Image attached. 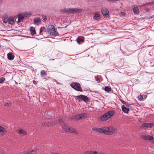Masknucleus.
Listing matches in <instances>:
<instances>
[{"mask_svg": "<svg viewBox=\"0 0 154 154\" xmlns=\"http://www.w3.org/2000/svg\"><path fill=\"white\" fill-rule=\"evenodd\" d=\"M27 14L29 15H30L32 14L31 13H28Z\"/></svg>", "mask_w": 154, "mask_h": 154, "instance_id": "58836bf2", "label": "nucleus"}, {"mask_svg": "<svg viewBox=\"0 0 154 154\" xmlns=\"http://www.w3.org/2000/svg\"><path fill=\"white\" fill-rule=\"evenodd\" d=\"M68 132L70 133H74L76 135H78L79 133L78 131L74 128L72 127H70L69 131Z\"/></svg>", "mask_w": 154, "mask_h": 154, "instance_id": "2eb2a0df", "label": "nucleus"}, {"mask_svg": "<svg viewBox=\"0 0 154 154\" xmlns=\"http://www.w3.org/2000/svg\"><path fill=\"white\" fill-rule=\"evenodd\" d=\"M122 111L125 113H128L129 111L128 108L125 107L124 105H122Z\"/></svg>", "mask_w": 154, "mask_h": 154, "instance_id": "6ab92c4d", "label": "nucleus"}, {"mask_svg": "<svg viewBox=\"0 0 154 154\" xmlns=\"http://www.w3.org/2000/svg\"><path fill=\"white\" fill-rule=\"evenodd\" d=\"M8 22V20H5L4 21V22L5 23H7Z\"/></svg>", "mask_w": 154, "mask_h": 154, "instance_id": "4c0bfd02", "label": "nucleus"}, {"mask_svg": "<svg viewBox=\"0 0 154 154\" xmlns=\"http://www.w3.org/2000/svg\"><path fill=\"white\" fill-rule=\"evenodd\" d=\"M151 3H146V4H144L142 5H141L140 6V7H142V6H146V5H149V4H150Z\"/></svg>", "mask_w": 154, "mask_h": 154, "instance_id": "473e14b6", "label": "nucleus"}, {"mask_svg": "<svg viewBox=\"0 0 154 154\" xmlns=\"http://www.w3.org/2000/svg\"><path fill=\"white\" fill-rule=\"evenodd\" d=\"M8 59L9 60H12L14 58V55L11 52L8 53L7 55Z\"/></svg>", "mask_w": 154, "mask_h": 154, "instance_id": "9b49d317", "label": "nucleus"}, {"mask_svg": "<svg viewBox=\"0 0 154 154\" xmlns=\"http://www.w3.org/2000/svg\"><path fill=\"white\" fill-rule=\"evenodd\" d=\"M41 23V20L39 18L36 17L34 19L33 23L37 25H39Z\"/></svg>", "mask_w": 154, "mask_h": 154, "instance_id": "4468645a", "label": "nucleus"}, {"mask_svg": "<svg viewBox=\"0 0 154 154\" xmlns=\"http://www.w3.org/2000/svg\"><path fill=\"white\" fill-rule=\"evenodd\" d=\"M77 42L78 43L80 44L81 42H84V40L83 39L80 38H77Z\"/></svg>", "mask_w": 154, "mask_h": 154, "instance_id": "a878e982", "label": "nucleus"}, {"mask_svg": "<svg viewBox=\"0 0 154 154\" xmlns=\"http://www.w3.org/2000/svg\"><path fill=\"white\" fill-rule=\"evenodd\" d=\"M48 33L52 36H58L59 34L57 30V29L55 28L54 26H52L48 29Z\"/></svg>", "mask_w": 154, "mask_h": 154, "instance_id": "20e7f679", "label": "nucleus"}, {"mask_svg": "<svg viewBox=\"0 0 154 154\" xmlns=\"http://www.w3.org/2000/svg\"><path fill=\"white\" fill-rule=\"evenodd\" d=\"M139 101H142L143 99V96L142 95H140L137 97Z\"/></svg>", "mask_w": 154, "mask_h": 154, "instance_id": "cd10ccee", "label": "nucleus"}, {"mask_svg": "<svg viewBox=\"0 0 154 154\" xmlns=\"http://www.w3.org/2000/svg\"><path fill=\"white\" fill-rule=\"evenodd\" d=\"M58 122L62 126V128L64 131L67 132L69 131L70 127L68 126L61 119H59Z\"/></svg>", "mask_w": 154, "mask_h": 154, "instance_id": "39448f33", "label": "nucleus"}, {"mask_svg": "<svg viewBox=\"0 0 154 154\" xmlns=\"http://www.w3.org/2000/svg\"><path fill=\"white\" fill-rule=\"evenodd\" d=\"M122 15H123V14H125V13H124V12H122Z\"/></svg>", "mask_w": 154, "mask_h": 154, "instance_id": "a19ab883", "label": "nucleus"}, {"mask_svg": "<svg viewBox=\"0 0 154 154\" xmlns=\"http://www.w3.org/2000/svg\"><path fill=\"white\" fill-rule=\"evenodd\" d=\"M54 60V59H53L52 60Z\"/></svg>", "mask_w": 154, "mask_h": 154, "instance_id": "a18cd8bd", "label": "nucleus"}, {"mask_svg": "<svg viewBox=\"0 0 154 154\" xmlns=\"http://www.w3.org/2000/svg\"><path fill=\"white\" fill-rule=\"evenodd\" d=\"M79 115L81 119L86 118L88 116V114L86 113H81Z\"/></svg>", "mask_w": 154, "mask_h": 154, "instance_id": "4be33fe9", "label": "nucleus"}, {"mask_svg": "<svg viewBox=\"0 0 154 154\" xmlns=\"http://www.w3.org/2000/svg\"><path fill=\"white\" fill-rule=\"evenodd\" d=\"M7 132L6 130L3 127L0 126V135H4Z\"/></svg>", "mask_w": 154, "mask_h": 154, "instance_id": "ddd939ff", "label": "nucleus"}, {"mask_svg": "<svg viewBox=\"0 0 154 154\" xmlns=\"http://www.w3.org/2000/svg\"><path fill=\"white\" fill-rule=\"evenodd\" d=\"M0 154H4V152L1 149L0 150Z\"/></svg>", "mask_w": 154, "mask_h": 154, "instance_id": "f704fd0d", "label": "nucleus"}, {"mask_svg": "<svg viewBox=\"0 0 154 154\" xmlns=\"http://www.w3.org/2000/svg\"><path fill=\"white\" fill-rule=\"evenodd\" d=\"M145 10L146 12H148L149 11V8H146L145 9Z\"/></svg>", "mask_w": 154, "mask_h": 154, "instance_id": "c9c22d12", "label": "nucleus"}, {"mask_svg": "<svg viewBox=\"0 0 154 154\" xmlns=\"http://www.w3.org/2000/svg\"><path fill=\"white\" fill-rule=\"evenodd\" d=\"M77 99L78 100L80 101V99H81V101H83L85 102H87L89 100V98L88 97L83 95H81L77 96Z\"/></svg>", "mask_w": 154, "mask_h": 154, "instance_id": "6e6552de", "label": "nucleus"}, {"mask_svg": "<svg viewBox=\"0 0 154 154\" xmlns=\"http://www.w3.org/2000/svg\"><path fill=\"white\" fill-rule=\"evenodd\" d=\"M101 12L104 18H108L109 17V14L107 8L103 7L101 9Z\"/></svg>", "mask_w": 154, "mask_h": 154, "instance_id": "0eeeda50", "label": "nucleus"}, {"mask_svg": "<svg viewBox=\"0 0 154 154\" xmlns=\"http://www.w3.org/2000/svg\"><path fill=\"white\" fill-rule=\"evenodd\" d=\"M37 148H35L34 149L31 151H28L26 154H34L37 151Z\"/></svg>", "mask_w": 154, "mask_h": 154, "instance_id": "aec40b11", "label": "nucleus"}, {"mask_svg": "<svg viewBox=\"0 0 154 154\" xmlns=\"http://www.w3.org/2000/svg\"><path fill=\"white\" fill-rule=\"evenodd\" d=\"M57 123V121H56V123Z\"/></svg>", "mask_w": 154, "mask_h": 154, "instance_id": "49530a36", "label": "nucleus"}, {"mask_svg": "<svg viewBox=\"0 0 154 154\" xmlns=\"http://www.w3.org/2000/svg\"><path fill=\"white\" fill-rule=\"evenodd\" d=\"M98 79H96L97 81H98Z\"/></svg>", "mask_w": 154, "mask_h": 154, "instance_id": "c03bdc74", "label": "nucleus"}, {"mask_svg": "<svg viewBox=\"0 0 154 154\" xmlns=\"http://www.w3.org/2000/svg\"><path fill=\"white\" fill-rule=\"evenodd\" d=\"M141 137L145 140H150L151 141L152 143H154V138L152 136L149 135H142Z\"/></svg>", "mask_w": 154, "mask_h": 154, "instance_id": "1a4fd4ad", "label": "nucleus"}, {"mask_svg": "<svg viewBox=\"0 0 154 154\" xmlns=\"http://www.w3.org/2000/svg\"><path fill=\"white\" fill-rule=\"evenodd\" d=\"M114 111L111 110L104 114L100 117V119L102 121H106L111 118L114 114Z\"/></svg>", "mask_w": 154, "mask_h": 154, "instance_id": "f03ea898", "label": "nucleus"}, {"mask_svg": "<svg viewBox=\"0 0 154 154\" xmlns=\"http://www.w3.org/2000/svg\"><path fill=\"white\" fill-rule=\"evenodd\" d=\"M24 19L23 16L21 14H20L19 15L18 19V22H22Z\"/></svg>", "mask_w": 154, "mask_h": 154, "instance_id": "412c9836", "label": "nucleus"}, {"mask_svg": "<svg viewBox=\"0 0 154 154\" xmlns=\"http://www.w3.org/2000/svg\"><path fill=\"white\" fill-rule=\"evenodd\" d=\"M45 71L44 70H42L41 72V74L42 75H43L45 74Z\"/></svg>", "mask_w": 154, "mask_h": 154, "instance_id": "7c9ffc66", "label": "nucleus"}, {"mask_svg": "<svg viewBox=\"0 0 154 154\" xmlns=\"http://www.w3.org/2000/svg\"><path fill=\"white\" fill-rule=\"evenodd\" d=\"M70 86L75 90L79 91H82V88L80 84L77 82H73L71 83Z\"/></svg>", "mask_w": 154, "mask_h": 154, "instance_id": "423d86ee", "label": "nucleus"}, {"mask_svg": "<svg viewBox=\"0 0 154 154\" xmlns=\"http://www.w3.org/2000/svg\"><path fill=\"white\" fill-rule=\"evenodd\" d=\"M92 130L100 133H103L105 134H112L114 133L116 131V128L112 127H103L102 128H93Z\"/></svg>", "mask_w": 154, "mask_h": 154, "instance_id": "f257e3e1", "label": "nucleus"}, {"mask_svg": "<svg viewBox=\"0 0 154 154\" xmlns=\"http://www.w3.org/2000/svg\"><path fill=\"white\" fill-rule=\"evenodd\" d=\"M133 11L134 14H138L139 12V9L137 7H134L133 8Z\"/></svg>", "mask_w": 154, "mask_h": 154, "instance_id": "a211bd4d", "label": "nucleus"}, {"mask_svg": "<svg viewBox=\"0 0 154 154\" xmlns=\"http://www.w3.org/2000/svg\"><path fill=\"white\" fill-rule=\"evenodd\" d=\"M53 81L54 82H57V81L56 79H53Z\"/></svg>", "mask_w": 154, "mask_h": 154, "instance_id": "ea45409f", "label": "nucleus"}, {"mask_svg": "<svg viewBox=\"0 0 154 154\" xmlns=\"http://www.w3.org/2000/svg\"><path fill=\"white\" fill-rule=\"evenodd\" d=\"M31 33L32 36H34L36 34V32L35 28L32 26H31L30 29Z\"/></svg>", "mask_w": 154, "mask_h": 154, "instance_id": "f3484780", "label": "nucleus"}, {"mask_svg": "<svg viewBox=\"0 0 154 154\" xmlns=\"http://www.w3.org/2000/svg\"><path fill=\"white\" fill-rule=\"evenodd\" d=\"M96 153V151H86L84 152V154H95Z\"/></svg>", "mask_w": 154, "mask_h": 154, "instance_id": "b1692460", "label": "nucleus"}, {"mask_svg": "<svg viewBox=\"0 0 154 154\" xmlns=\"http://www.w3.org/2000/svg\"><path fill=\"white\" fill-rule=\"evenodd\" d=\"M104 90L106 91L109 92L111 91V89L108 87H106L105 88Z\"/></svg>", "mask_w": 154, "mask_h": 154, "instance_id": "bb28decb", "label": "nucleus"}, {"mask_svg": "<svg viewBox=\"0 0 154 154\" xmlns=\"http://www.w3.org/2000/svg\"><path fill=\"white\" fill-rule=\"evenodd\" d=\"M154 125V124L152 123H144L141 126V128H152Z\"/></svg>", "mask_w": 154, "mask_h": 154, "instance_id": "9d476101", "label": "nucleus"}, {"mask_svg": "<svg viewBox=\"0 0 154 154\" xmlns=\"http://www.w3.org/2000/svg\"><path fill=\"white\" fill-rule=\"evenodd\" d=\"M73 119L75 120H78L81 119L79 114H77L75 115L73 117Z\"/></svg>", "mask_w": 154, "mask_h": 154, "instance_id": "5701e85b", "label": "nucleus"}, {"mask_svg": "<svg viewBox=\"0 0 154 154\" xmlns=\"http://www.w3.org/2000/svg\"><path fill=\"white\" fill-rule=\"evenodd\" d=\"M93 18L94 20H98L100 18V16L98 12H96L94 14Z\"/></svg>", "mask_w": 154, "mask_h": 154, "instance_id": "f8f14e48", "label": "nucleus"}, {"mask_svg": "<svg viewBox=\"0 0 154 154\" xmlns=\"http://www.w3.org/2000/svg\"><path fill=\"white\" fill-rule=\"evenodd\" d=\"M5 80V79L3 78L0 79V83L3 82Z\"/></svg>", "mask_w": 154, "mask_h": 154, "instance_id": "c756f323", "label": "nucleus"}, {"mask_svg": "<svg viewBox=\"0 0 154 154\" xmlns=\"http://www.w3.org/2000/svg\"><path fill=\"white\" fill-rule=\"evenodd\" d=\"M18 134H21L22 135H26L27 134V133L26 131H24L22 130V129H20L19 131V132L18 133Z\"/></svg>", "mask_w": 154, "mask_h": 154, "instance_id": "393cba45", "label": "nucleus"}, {"mask_svg": "<svg viewBox=\"0 0 154 154\" xmlns=\"http://www.w3.org/2000/svg\"><path fill=\"white\" fill-rule=\"evenodd\" d=\"M57 82V84H59V83L58 82Z\"/></svg>", "mask_w": 154, "mask_h": 154, "instance_id": "79ce46f5", "label": "nucleus"}, {"mask_svg": "<svg viewBox=\"0 0 154 154\" xmlns=\"http://www.w3.org/2000/svg\"><path fill=\"white\" fill-rule=\"evenodd\" d=\"M11 105L10 103H6L4 104V106H10Z\"/></svg>", "mask_w": 154, "mask_h": 154, "instance_id": "c85d7f7f", "label": "nucleus"}, {"mask_svg": "<svg viewBox=\"0 0 154 154\" xmlns=\"http://www.w3.org/2000/svg\"><path fill=\"white\" fill-rule=\"evenodd\" d=\"M82 10L77 8H65L62 10V11L66 14H72L77 13L79 11H81Z\"/></svg>", "mask_w": 154, "mask_h": 154, "instance_id": "7ed1b4c3", "label": "nucleus"}, {"mask_svg": "<svg viewBox=\"0 0 154 154\" xmlns=\"http://www.w3.org/2000/svg\"><path fill=\"white\" fill-rule=\"evenodd\" d=\"M46 123H45L44 124V125H46Z\"/></svg>", "mask_w": 154, "mask_h": 154, "instance_id": "37998d69", "label": "nucleus"}, {"mask_svg": "<svg viewBox=\"0 0 154 154\" xmlns=\"http://www.w3.org/2000/svg\"><path fill=\"white\" fill-rule=\"evenodd\" d=\"M8 21L9 23L11 25H13L14 24V19L13 17H9L8 19Z\"/></svg>", "mask_w": 154, "mask_h": 154, "instance_id": "dca6fc26", "label": "nucleus"}, {"mask_svg": "<svg viewBox=\"0 0 154 154\" xmlns=\"http://www.w3.org/2000/svg\"><path fill=\"white\" fill-rule=\"evenodd\" d=\"M42 18L44 20H47L46 17L45 16H43Z\"/></svg>", "mask_w": 154, "mask_h": 154, "instance_id": "72a5a7b5", "label": "nucleus"}, {"mask_svg": "<svg viewBox=\"0 0 154 154\" xmlns=\"http://www.w3.org/2000/svg\"><path fill=\"white\" fill-rule=\"evenodd\" d=\"M43 31V30L42 29V28H41L40 29V30L39 32L40 33H41Z\"/></svg>", "mask_w": 154, "mask_h": 154, "instance_id": "e433bc0d", "label": "nucleus"}, {"mask_svg": "<svg viewBox=\"0 0 154 154\" xmlns=\"http://www.w3.org/2000/svg\"><path fill=\"white\" fill-rule=\"evenodd\" d=\"M95 154H105L103 153L102 152H97L96 151V153Z\"/></svg>", "mask_w": 154, "mask_h": 154, "instance_id": "2f4dec72", "label": "nucleus"}]
</instances>
